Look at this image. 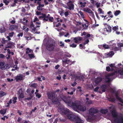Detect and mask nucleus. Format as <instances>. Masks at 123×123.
Masks as SVG:
<instances>
[{"label": "nucleus", "mask_w": 123, "mask_h": 123, "mask_svg": "<svg viewBox=\"0 0 123 123\" xmlns=\"http://www.w3.org/2000/svg\"><path fill=\"white\" fill-rule=\"evenodd\" d=\"M59 120H60V121L61 122H65L66 121V119H63L62 118H59Z\"/></svg>", "instance_id": "40"}, {"label": "nucleus", "mask_w": 123, "mask_h": 123, "mask_svg": "<svg viewBox=\"0 0 123 123\" xmlns=\"http://www.w3.org/2000/svg\"><path fill=\"white\" fill-rule=\"evenodd\" d=\"M35 95H36V97H37V98H41V94H39L38 93L36 94Z\"/></svg>", "instance_id": "41"}, {"label": "nucleus", "mask_w": 123, "mask_h": 123, "mask_svg": "<svg viewBox=\"0 0 123 123\" xmlns=\"http://www.w3.org/2000/svg\"><path fill=\"white\" fill-rule=\"evenodd\" d=\"M5 57V56L3 54H0V58H4Z\"/></svg>", "instance_id": "59"}, {"label": "nucleus", "mask_w": 123, "mask_h": 123, "mask_svg": "<svg viewBox=\"0 0 123 123\" xmlns=\"http://www.w3.org/2000/svg\"><path fill=\"white\" fill-rule=\"evenodd\" d=\"M55 91H48L47 92L48 98L51 100L52 102L54 103H56L58 101V100L55 96Z\"/></svg>", "instance_id": "3"}, {"label": "nucleus", "mask_w": 123, "mask_h": 123, "mask_svg": "<svg viewBox=\"0 0 123 123\" xmlns=\"http://www.w3.org/2000/svg\"><path fill=\"white\" fill-rule=\"evenodd\" d=\"M23 75L21 74H19L16 77L15 79L16 80V81H18L23 80Z\"/></svg>", "instance_id": "13"}, {"label": "nucleus", "mask_w": 123, "mask_h": 123, "mask_svg": "<svg viewBox=\"0 0 123 123\" xmlns=\"http://www.w3.org/2000/svg\"><path fill=\"white\" fill-rule=\"evenodd\" d=\"M118 26H115L113 27L112 30L114 31L116 30H118Z\"/></svg>", "instance_id": "39"}, {"label": "nucleus", "mask_w": 123, "mask_h": 123, "mask_svg": "<svg viewBox=\"0 0 123 123\" xmlns=\"http://www.w3.org/2000/svg\"><path fill=\"white\" fill-rule=\"evenodd\" d=\"M115 96L117 99L119 100L121 102L123 103V101L121 98L119 96V94L118 93H116Z\"/></svg>", "instance_id": "15"}, {"label": "nucleus", "mask_w": 123, "mask_h": 123, "mask_svg": "<svg viewBox=\"0 0 123 123\" xmlns=\"http://www.w3.org/2000/svg\"><path fill=\"white\" fill-rule=\"evenodd\" d=\"M86 25V24H84V25L85 26V27H84L83 28V29L85 30H87V28L88 27V25Z\"/></svg>", "instance_id": "49"}, {"label": "nucleus", "mask_w": 123, "mask_h": 123, "mask_svg": "<svg viewBox=\"0 0 123 123\" xmlns=\"http://www.w3.org/2000/svg\"><path fill=\"white\" fill-rule=\"evenodd\" d=\"M64 14L66 17L69 14L68 12L67 11L65 12L64 13Z\"/></svg>", "instance_id": "47"}, {"label": "nucleus", "mask_w": 123, "mask_h": 123, "mask_svg": "<svg viewBox=\"0 0 123 123\" xmlns=\"http://www.w3.org/2000/svg\"><path fill=\"white\" fill-rule=\"evenodd\" d=\"M14 34V33L13 32H12L11 33H9V36L10 37H12L13 36V35Z\"/></svg>", "instance_id": "45"}, {"label": "nucleus", "mask_w": 123, "mask_h": 123, "mask_svg": "<svg viewBox=\"0 0 123 123\" xmlns=\"http://www.w3.org/2000/svg\"><path fill=\"white\" fill-rule=\"evenodd\" d=\"M98 112V110L94 108H91L89 110V113L90 114H96Z\"/></svg>", "instance_id": "11"}, {"label": "nucleus", "mask_w": 123, "mask_h": 123, "mask_svg": "<svg viewBox=\"0 0 123 123\" xmlns=\"http://www.w3.org/2000/svg\"><path fill=\"white\" fill-rule=\"evenodd\" d=\"M115 99L114 98H110L109 99V101L113 102H115Z\"/></svg>", "instance_id": "32"}, {"label": "nucleus", "mask_w": 123, "mask_h": 123, "mask_svg": "<svg viewBox=\"0 0 123 123\" xmlns=\"http://www.w3.org/2000/svg\"><path fill=\"white\" fill-rule=\"evenodd\" d=\"M6 109H4L3 110H1L0 111V113L4 115L6 113Z\"/></svg>", "instance_id": "27"}, {"label": "nucleus", "mask_w": 123, "mask_h": 123, "mask_svg": "<svg viewBox=\"0 0 123 123\" xmlns=\"http://www.w3.org/2000/svg\"><path fill=\"white\" fill-rule=\"evenodd\" d=\"M36 13L38 15H40L41 14V15L42 14V13H41V12H40L37 11L36 12Z\"/></svg>", "instance_id": "61"}, {"label": "nucleus", "mask_w": 123, "mask_h": 123, "mask_svg": "<svg viewBox=\"0 0 123 123\" xmlns=\"http://www.w3.org/2000/svg\"><path fill=\"white\" fill-rule=\"evenodd\" d=\"M13 103L14 104L17 101L16 100L17 99V97H15L13 98Z\"/></svg>", "instance_id": "35"}, {"label": "nucleus", "mask_w": 123, "mask_h": 123, "mask_svg": "<svg viewBox=\"0 0 123 123\" xmlns=\"http://www.w3.org/2000/svg\"><path fill=\"white\" fill-rule=\"evenodd\" d=\"M3 1L4 3H5L6 5H7L8 3H9V1L6 0H3Z\"/></svg>", "instance_id": "44"}, {"label": "nucleus", "mask_w": 123, "mask_h": 123, "mask_svg": "<svg viewBox=\"0 0 123 123\" xmlns=\"http://www.w3.org/2000/svg\"><path fill=\"white\" fill-rule=\"evenodd\" d=\"M67 5L68 6L67 8L69 10H74V5L71 1L69 0L67 3Z\"/></svg>", "instance_id": "9"}, {"label": "nucleus", "mask_w": 123, "mask_h": 123, "mask_svg": "<svg viewBox=\"0 0 123 123\" xmlns=\"http://www.w3.org/2000/svg\"><path fill=\"white\" fill-rule=\"evenodd\" d=\"M118 46L119 47H123V43H119L118 45Z\"/></svg>", "instance_id": "55"}, {"label": "nucleus", "mask_w": 123, "mask_h": 123, "mask_svg": "<svg viewBox=\"0 0 123 123\" xmlns=\"http://www.w3.org/2000/svg\"><path fill=\"white\" fill-rule=\"evenodd\" d=\"M95 13L97 17V18L98 19L100 20V18L98 16V14L97 12H95Z\"/></svg>", "instance_id": "57"}, {"label": "nucleus", "mask_w": 123, "mask_h": 123, "mask_svg": "<svg viewBox=\"0 0 123 123\" xmlns=\"http://www.w3.org/2000/svg\"><path fill=\"white\" fill-rule=\"evenodd\" d=\"M18 26L16 25H11L9 27V29L11 30H13L18 28Z\"/></svg>", "instance_id": "18"}, {"label": "nucleus", "mask_w": 123, "mask_h": 123, "mask_svg": "<svg viewBox=\"0 0 123 123\" xmlns=\"http://www.w3.org/2000/svg\"><path fill=\"white\" fill-rule=\"evenodd\" d=\"M60 66L59 65H57L55 67V69H57Z\"/></svg>", "instance_id": "64"}, {"label": "nucleus", "mask_w": 123, "mask_h": 123, "mask_svg": "<svg viewBox=\"0 0 123 123\" xmlns=\"http://www.w3.org/2000/svg\"><path fill=\"white\" fill-rule=\"evenodd\" d=\"M31 99V97H29L26 98L25 99V100L26 101H28L30 100Z\"/></svg>", "instance_id": "50"}, {"label": "nucleus", "mask_w": 123, "mask_h": 123, "mask_svg": "<svg viewBox=\"0 0 123 123\" xmlns=\"http://www.w3.org/2000/svg\"><path fill=\"white\" fill-rule=\"evenodd\" d=\"M29 48H27L26 49V54H28V55L29 57L30 58L31 57V55L30 54H29V53H30L31 52V50L29 49Z\"/></svg>", "instance_id": "26"}, {"label": "nucleus", "mask_w": 123, "mask_h": 123, "mask_svg": "<svg viewBox=\"0 0 123 123\" xmlns=\"http://www.w3.org/2000/svg\"><path fill=\"white\" fill-rule=\"evenodd\" d=\"M25 38L27 40H30L31 39V37H25Z\"/></svg>", "instance_id": "63"}, {"label": "nucleus", "mask_w": 123, "mask_h": 123, "mask_svg": "<svg viewBox=\"0 0 123 123\" xmlns=\"http://www.w3.org/2000/svg\"><path fill=\"white\" fill-rule=\"evenodd\" d=\"M114 54V53H113V52L112 51L111 52L108 53V55L109 56H112Z\"/></svg>", "instance_id": "53"}, {"label": "nucleus", "mask_w": 123, "mask_h": 123, "mask_svg": "<svg viewBox=\"0 0 123 123\" xmlns=\"http://www.w3.org/2000/svg\"><path fill=\"white\" fill-rule=\"evenodd\" d=\"M55 47V44L53 43H47L46 45V48L47 50L50 52L52 51Z\"/></svg>", "instance_id": "5"}, {"label": "nucleus", "mask_w": 123, "mask_h": 123, "mask_svg": "<svg viewBox=\"0 0 123 123\" xmlns=\"http://www.w3.org/2000/svg\"><path fill=\"white\" fill-rule=\"evenodd\" d=\"M118 74L117 71H115L112 73L108 74L105 78L106 82H109L111 81V79L109 77L110 76H113V78L115 79L117 77V76Z\"/></svg>", "instance_id": "4"}, {"label": "nucleus", "mask_w": 123, "mask_h": 123, "mask_svg": "<svg viewBox=\"0 0 123 123\" xmlns=\"http://www.w3.org/2000/svg\"><path fill=\"white\" fill-rule=\"evenodd\" d=\"M23 35V33H19V34H18L17 35V36L18 37H22Z\"/></svg>", "instance_id": "56"}, {"label": "nucleus", "mask_w": 123, "mask_h": 123, "mask_svg": "<svg viewBox=\"0 0 123 123\" xmlns=\"http://www.w3.org/2000/svg\"><path fill=\"white\" fill-rule=\"evenodd\" d=\"M39 20L38 19V18H37V17L36 16H35V18L33 20V22H36L37 21H38Z\"/></svg>", "instance_id": "48"}, {"label": "nucleus", "mask_w": 123, "mask_h": 123, "mask_svg": "<svg viewBox=\"0 0 123 123\" xmlns=\"http://www.w3.org/2000/svg\"><path fill=\"white\" fill-rule=\"evenodd\" d=\"M70 46L71 47H72V48H75L76 47L77 45L76 44H75L74 43H73L70 45Z\"/></svg>", "instance_id": "38"}, {"label": "nucleus", "mask_w": 123, "mask_h": 123, "mask_svg": "<svg viewBox=\"0 0 123 123\" xmlns=\"http://www.w3.org/2000/svg\"><path fill=\"white\" fill-rule=\"evenodd\" d=\"M83 10L84 11L90 14V16L92 18L94 17V15L93 12L89 8H84L83 9Z\"/></svg>", "instance_id": "10"}, {"label": "nucleus", "mask_w": 123, "mask_h": 123, "mask_svg": "<svg viewBox=\"0 0 123 123\" xmlns=\"http://www.w3.org/2000/svg\"><path fill=\"white\" fill-rule=\"evenodd\" d=\"M99 88V87L98 86L96 88H95L94 90V91L95 92H98V90Z\"/></svg>", "instance_id": "52"}, {"label": "nucleus", "mask_w": 123, "mask_h": 123, "mask_svg": "<svg viewBox=\"0 0 123 123\" xmlns=\"http://www.w3.org/2000/svg\"><path fill=\"white\" fill-rule=\"evenodd\" d=\"M50 15L49 14H48L46 16V15L45 14L42 13L41 16H39V18L40 20L42 19L44 22H45L48 21V18L49 17H50Z\"/></svg>", "instance_id": "8"}, {"label": "nucleus", "mask_w": 123, "mask_h": 123, "mask_svg": "<svg viewBox=\"0 0 123 123\" xmlns=\"http://www.w3.org/2000/svg\"><path fill=\"white\" fill-rule=\"evenodd\" d=\"M31 89H28L26 91L27 92L28 94H29L30 96H31Z\"/></svg>", "instance_id": "43"}, {"label": "nucleus", "mask_w": 123, "mask_h": 123, "mask_svg": "<svg viewBox=\"0 0 123 123\" xmlns=\"http://www.w3.org/2000/svg\"><path fill=\"white\" fill-rule=\"evenodd\" d=\"M106 70L107 71L109 72L111 71V69L110 67L109 66L106 67Z\"/></svg>", "instance_id": "51"}, {"label": "nucleus", "mask_w": 123, "mask_h": 123, "mask_svg": "<svg viewBox=\"0 0 123 123\" xmlns=\"http://www.w3.org/2000/svg\"><path fill=\"white\" fill-rule=\"evenodd\" d=\"M103 48L105 49H108L109 48V47L108 45L106 44H104L103 45Z\"/></svg>", "instance_id": "28"}, {"label": "nucleus", "mask_w": 123, "mask_h": 123, "mask_svg": "<svg viewBox=\"0 0 123 123\" xmlns=\"http://www.w3.org/2000/svg\"><path fill=\"white\" fill-rule=\"evenodd\" d=\"M108 112V110L107 109H103L101 110V113L103 114H105L107 113Z\"/></svg>", "instance_id": "25"}, {"label": "nucleus", "mask_w": 123, "mask_h": 123, "mask_svg": "<svg viewBox=\"0 0 123 123\" xmlns=\"http://www.w3.org/2000/svg\"><path fill=\"white\" fill-rule=\"evenodd\" d=\"M37 9L39 11L42 10V8L40 6H39L37 7Z\"/></svg>", "instance_id": "37"}, {"label": "nucleus", "mask_w": 123, "mask_h": 123, "mask_svg": "<svg viewBox=\"0 0 123 123\" xmlns=\"http://www.w3.org/2000/svg\"><path fill=\"white\" fill-rule=\"evenodd\" d=\"M89 42V40L88 39H87L86 40H85L84 43V45L85 44Z\"/></svg>", "instance_id": "46"}, {"label": "nucleus", "mask_w": 123, "mask_h": 123, "mask_svg": "<svg viewBox=\"0 0 123 123\" xmlns=\"http://www.w3.org/2000/svg\"><path fill=\"white\" fill-rule=\"evenodd\" d=\"M112 116L114 118V122L115 123H123V117L121 116H118L115 111L111 112Z\"/></svg>", "instance_id": "2"}, {"label": "nucleus", "mask_w": 123, "mask_h": 123, "mask_svg": "<svg viewBox=\"0 0 123 123\" xmlns=\"http://www.w3.org/2000/svg\"><path fill=\"white\" fill-rule=\"evenodd\" d=\"M65 103L68 106L72 107L74 110L77 102L75 101L74 102H72L71 100H67L65 102Z\"/></svg>", "instance_id": "6"}, {"label": "nucleus", "mask_w": 123, "mask_h": 123, "mask_svg": "<svg viewBox=\"0 0 123 123\" xmlns=\"http://www.w3.org/2000/svg\"><path fill=\"white\" fill-rule=\"evenodd\" d=\"M6 29L4 26L0 27V32L1 33L4 32L6 31Z\"/></svg>", "instance_id": "19"}, {"label": "nucleus", "mask_w": 123, "mask_h": 123, "mask_svg": "<svg viewBox=\"0 0 123 123\" xmlns=\"http://www.w3.org/2000/svg\"><path fill=\"white\" fill-rule=\"evenodd\" d=\"M79 13L81 15V16L82 17V18H84L85 17H84V15L83 14L82 12L81 11H80L79 12Z\"/></svg>", "instance_id": "36"}, {"label": "nucleus", "mask_w": 123, "mask_h": 123, "mask_svg": "<svg viewBox=\"0 0 123 123\" xmlns=\"http://www.w3.org/2000/svg\"><path fill=\"white\" fill-rule=\"evenodd\" d=\"M101 88L102 89H106L107 88V86L106 85H102L101 86Z\"/></svg>", "instance_id": "33"}, {"label": "nucleus", "mask_w": 123, "mask_h": 123, "mask_svg": "<svg viewBox=\"0 0 123 123\" xmlns=\"http://www.w3.org/2000/svg\"><path fill=\"white\" fill-rule=\"evenodd\" d=\"M98 11L99 12V14H104V12L103 11L102 9L101 8H99L98 9Z\"/></svg>", "instance_id": "30"}, {"label": "nucleus", "mask_w": 123, "mask_h": 123, "mask_svg": "<svg viewBox=\"0 0 123 123\" xmlns=\"http://www.w3.org/2000/svg\"><path fill=\"white\" fill-rule=\"evenodd\" d=\"M6 94V93L3 92H0V97L3 96Z\"/></svg>", "instance_id": "34"}, {"label": "nucleus", "mask_w": 123, "mask_h": 123, "mask_svg": "<svg viewBox=\"0 0 123 123\" xmlns=\"http://www.w3.org/2000/svg\"><path fill=\"white\" fill-rule=\"evenodd\" d=\"M34 26L35 25H33L32 22H31V28L32 31L35 32L37 30L36 27Z\"/></svg>", "instance_id": "20"}, {"label": "nucleus", "mask_w": 123, "mask_h": 123, "mask_svg": "<svg viewBox=\"0 0 123 123\" xmlns=\"http://www.w3.org/2000/svg\"><path fill=\"white\" fill-rule=\"evenodd\" d=\"M106 31L108 32H111L112 30L110 26L109 25H107V28H106Z\"/></svg>", "instance_id": "24"}, {"label": "nucleus", "mask_w": 123, "mask_h": 123, "mask_svg": "<svg viewBox=\"0 0 123 123\" xmlns=\"http://www.w3.org/2000/svg\"><path fill=\"white\" fill-rule=\"evenodd\" d=\"M102 78L101 77H98L95 79L94 82L95 84H97L99 83L102 80Z\"/></svg>", "instance_id": "14"}, {"label": "nucleus", "mask_w": 123, "mask_h": 123, "mask_svg": "<svg viewBox=\"0 0 123 123\" xmlns=\"http://www.w3.org/2000/svg\"><path fill=\"white\" fill-rule=\"evenodd\" d=\"M15 22V20H11L10 21V23L12 24H14Z\"/></svg>", "instance_id": "60"}, {"label": "nucleus", "mask_w": 123, "mask_h": 123, "mask_svg": "<svg viewBox=\"0 0 123 123\" xmlns=\"http://www.w3.org/2000/svg\"><path fill=\"white\" fill-rule=\"evenodd\" d=\"M95 5H96L97 7L98 8L100 6V3H98V2H97L96 3Z\"/></svg>", "instance_id": "54"}, {"label": "nucleus", "mask_w": 123, "mask_h": 123, "mask_svg": "<svg viewBox=\"0 0 123 123\" xmlns=\"http://www.w3.org/2000/svg\"><path fill=\"white\" fill-rule=\"evenodd\" d=\"M5 64L4 63L0 62V69L2 70H4L6 69Z\"/></svg>", "instance_id": "17"}, {"label": "nucleus", "mask_w": 123, "mask_h": 123, "mask_svg": "<svg viewBox=\"0 0 123 123\" xmlns=\"http://www.w3.org/2000/svg\"><path fill=\"white\" fill-rule=\"evenodd\" d=\"M77 84V83L76 82H74L73 83L71 84V86L73 87L74 86Z\"/></svg>", "instance_id": "58"}, {"label": "nucleus", "mask_w": 123, "mask_h": 123, "mask_svg": "<svg viewBox=\"0 0 123 123\" xmlns=\"http://www.w3.org/2000/svg\"><path fill=\"white\" fill-rule=\"evenodd\" d=\"M120 12H121L120 10H117L115 12L114 14L116 16H117L120 13Z\"/></svg>", "instance_id": "29"}, {"label": "nucleus", "mask_w": 123, "mask_h": 123, "mask_svg": "<svg viewBox=\"0 0 123 123\" xmlns=\"http://www.w3.org/2000/svg\"><path fill=\"white\" fill-rule=\"evenodd\" d=\"M48 19H49L50 22H52L53 21L54 18L53 17H51L48 18Z\"/></svg>", "instance_id": "31"}, {"label": "nucleus", "mask_w": 123, "mask_h": 123, "mask_svg": "<svg viewBox=\"0 0 123 123\" xmlns=\"http://www.w3.org/2000/svg\"><path fill=\"white\" fill-rule=\"evenodd\" d=\"M62 62H64L67 64H70L71 62L70 60L68 58H67V59H65L64 60H63Z\"/></svg>", "instance_id": "23"}, {"label": "nucleus", "mask_w": 123, "mask_h": 123, "mask_svg": "<svg viewBox=\"0 0 123 123\" xmlns=\"http://www.w3.org/2000/svg\"><path fill=\"white\" fill-rule=\"evenodd\" d=\"M18 94L19 95V98H23L24 97V95L22 90L20 89L18 91Z\"/></svg>", "instance_id": "12"}, {"label": "nucleus", "mask_w": 123, "mask_h": 123, "mask_svg": "<svg viewBox=\"0 0 123 123\" xmlns=\"http://www.w3.org/2000/svg\"><path fill=\"white\" fill-rule=\"evenodd\" d=\"M82 37H76L74 38V40H75V42L76 43H78V40L80 41L82 40Z\"/></svg>", "instance_id": "16"}, {"label": "nucleus", "mask_w": 123, "mask_h": 123, "mask_svg": "<svg viewBox=\"0 0 123 123\" xmlns=\"http://www.w3.org/2000/svg\"><path fill=\"white\" fill-rule=\"evenodd\" d=\"M77 109L84 111L86 110V108L85 106L81 105H79V104L77 102L74 110H75Z\"/></svg>", "instance_id": "7"}, {"label": "nucleus", "mask_w": 123, "mask_h": 123, "mask_svg": "<svg viewBox=\"0 0 123 123\" xmlns=\"http://www.w3.org/2000/svg\"><path fill=\"white\" fill-rule=\"evenodd\" d=\"M59 110L61 113L65 115H67V117L71 121H73L75 123H83V121L78 117H76L74 115L69 114V110L68 109L65 108L64 106H60L59 108Z\"/></svg>", "instance_id": "1"}, {"label": "nucleus", "mask_w": 123, "mask_h": 123, "mask_svg": "<svg viewBox=\"0 0 123 123\" xmlns=\"http://www.w3.org/2000/svg\"><path fill=\"white\" fill-rule=\"evenodd\" d=\"M37 86V85L36 83H34L33 84H31V87L36 88Z\"/></svg>", "instance_id": "42"}, {"label": "nucleus", "mask_w": 123, "mask_h": 123, "mask_svg": "<svg viewBox=\"0 0 123 123\" xmlns=\"http://www.w3.org/2000/svg\"><path fill=\"white\" fill-rule=\"evenodd\" d=\"M14 45V43H13L10 42L8 43L7 44V48H11Z\"/></svg>", "instance_id": "21"}, {"label": "nucleus", "mask_w": 123, "mask_h": 123, "mask_svg": "<svg viewBox=\"0 0 123 123\" xmlns=\"http://www.w3.org/2000/svg\"><path fill=\"white\" fill-rule=\"evenodd\" d=\"M13 68H15V69L16 70H17L18 68L17 67V64H16L15 65H14Z\"/></svg>", "instance_id": "62"}, {"label": "nucleus", "mask_w": 123, "mask_h": 123, "mask_svg": "<svg viewBox=\"0 0 123 123\" xmlns=\"http://www.w3.org/2000/svg\"><path fill=\"white\" fill-rule=\"evenodd\" d=\"M118 74L117 76V77L118 76L119 74L121 75H123V68H122L120 70H119L117 72Z\"/></svg>", "instance_id": "22"}]
</instances>
